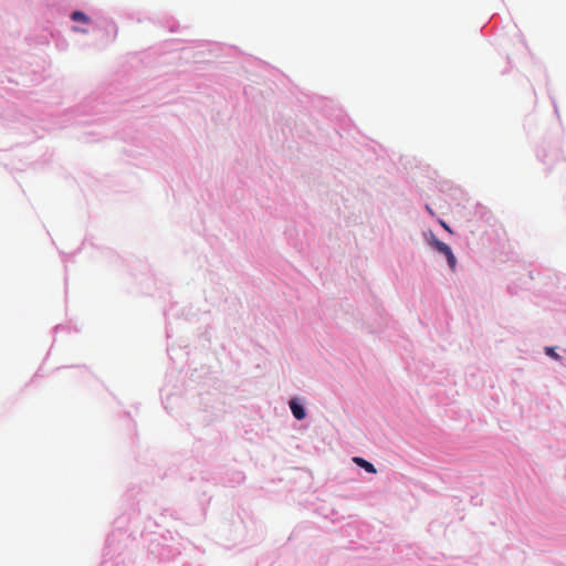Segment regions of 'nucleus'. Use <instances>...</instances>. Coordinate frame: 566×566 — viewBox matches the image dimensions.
I'll list each match as a JSON object with an SVG mask.
<instances>
[{
    "label": "nucleus",
    "mask_w": 566,
    "mask_h": 566,
    "mask_svg": "<svg viewBox=\"0 0 566 566\" xmlns=\"http://www.w3.org/2000/svg\"><path fill=\"white\" fill-rule=\"evenodd\" d=\"M440 224L449 232H451L449 226L444 221H440Z\"/></svg>",
    "instance_id": "nucleus-5"
},
{
    "label": "nucleus",
    "mask_w": 566,
    "mask_h": 566,
    "mask_svg": "<svg viewBox=\"0 0 566 566\" xmlns=\"http://www.w3.org/2000/svg\"><path fill=\"white\" fill-rule=\"evenodd\" d=\"M353 460H354V462L357 465H359L360 468L365 469L367 472L376 473V468L374 467L373 463H370V462H368L365 459L359 458V457H355Z\"/></svg>",
    "instance_id": "nucleus-3"
},
{
    "label": "nucleus",
    "mask_w": 566,
    "mask_h": 566,
    "mask_svg": "<svg viewBox=\"0 0 566 566\" xmlns=\"http://www.w3.org/2000/svg\"><path fill=\"white\" fill-rule=\"evenodd\" d=\"M71 19L76 22L87 23L90 21L88 17L82 11H74L71 15Z\"/></svg>",
    "instance_id": "nucleus-4"
},
{
    "label": "nucleus",
    "mask_w": 566,
    "mask_h": 566,
    "mask_svg": "<svg viewBox=\"0 0 566 566\" xmlns=\"http://www.w3.org/2000/svg\"><path fill=\"white\" fill-rule=\"evenodd\" d=\"M290 408H291L293 416L297 420H302L305 418L306 413H305L304 408L295 399H292L290 401Z\"/></svg>",
    "instance_id": "nucleus-2"
},
{
    "label": "nucleus",
    "mask_w": 566,
    "mask_h": 566,
    "mask_svg": "<svg viewBox=\"0 0 566 566\" xmlns=\"http://www.w3.org/2000/svg\"><path fill=\"white\" fill-rule=\"evenodd\" d=\"M431 245L441 254H443L446 258H447V261H448V264L450 266L451 270H454L455 269V265H457V259L451 250V248L440 241L439 239H433L431 241Z\"/></svg>",
    "instance_id": "nucleus-1"
}]
</instances>
